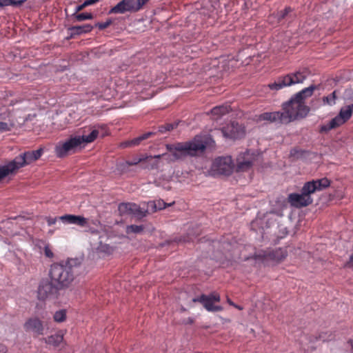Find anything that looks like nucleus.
<instances>
[{"mask_svg": "<svg viewBox=\"0 0 353 353\" xmlns=\"http://www.w3.org/2000/svg\"><path fill=\"white\" fill-rule=\"evenodd\" d=\"M165 127H166L165 128H166L167 131H170L174 128V125L173 124H167L165 125Z\"/></svg>", "mask_w": 353, "mask_h": 353, "instance_id": "obj_42", "label": "nucleus"}, {"mask_svg": "<svg viewBox=\"0 0 353 353\" xmlns=\"http://www.w3.org/2000/svg\"><path fill=\"white\" fill-rule=\"evenodd\" d=\"M244 155L248 157L249 152H246ZM252 165V161L249 157H241V155L237 159L236 170L239 172L246 171L249 170Z\"/></svg>", "mask_w": 353, "mask_h": 353, "instance_id": "obj_20", "label": "nucleus"}, {"mask_svg": "<svg viewBox=\"0 0 353 353\" xmlns=\"http://www.w3.org/2000/svg\"><path fill=\"white\" fill-rule=\"evenodd\" d=\"M93 27L90 24H85L83 26H75L69 28L71 37L74 35H79L84 33H88L92 31Z\"/></svg>", "mask_w": 353, "mask_h": 353, "instance_id": "obj_22", "label": "nucleus"}, {"mask_svg": "<svg viewBox=\"0 0 353 353\" xmlns=\"http://www.w3.org/2000/svg\"><path fill=\"white\" fill-rule=\"evenodd\" d=\"M74 18L77 21H82L88 19H92L93 18V15L91 13H80L75 14Z\"/></svg>", "mask_w": 353, "mask_h": 353, "instance_id": "obj_29", "label": "nucleus"}, {"mask_svg": "<svg viewBox=\"0 0 353 353\" xmlns=\"http://www.w3.org/2000/svg\"><path fill=\"white\" fill-rule=\"evenodd\" d=\"M347 266H348L350 268H353V255L351 256L350 261L347 263Z\"/></svg>", "mask_w": 353, "mask_h": 353, "instance_id": "obj_41", "label": "nucleus"}, {"mask_svg": "<svg viewBox=\"0 0 353 353\" xmlns=\"http://www.w3.org/2000/svg\"><path fill=\"white\" fill-rule=\"evenodd\" d=\"M234 169V164L230 157H219L214 159L211 168L212 175H230Z\"/></svg>", "mask_w": 353, "mask_h": 353, "instance_id": "obj_9", "label": "nucleus"}, {"mask_svg": "<svg viewBox=\"0 0 353 353\" xmlns=\"http://www.w3.org/2000/svg\"><path fill=\"white\" fill-rule=\"evenodd\" d=\"M63 339V335L61 332L57 333L54 335H51L47 338H46L45 342L49 345H52L54 346H58Z\"/></svg>", "mask_w": 353, "mask_h": 353, "instance_id": "obj_26", "label": "nucleus"}, {"mask_svg": "<svg viewBox=\"0 0 353 353\" xmlns=\"http://www.w3.org/2000/svg\"><path fill=\"white\" fill-rule=\"evenodd\" d=\"M167 205V203H165L161 199H158L155 201H150L148 202L147 207L145 209L147 213H152L155 212L157 210H161L164 209Z\"/></svg>", "mask_w": 353, "mask_h": 353, "instance_id": "obj_21", "label": "nucleus"}, {"mask_svg": "<svg viewBox=\"0 0 353 353\" xmlns=\"http://www.w3.org/2000/svg\"><path fill=\"white\" fill-rule=\"evenodd\" d=\"M304 184L301 194L292 193L289 194L288 201L290 204L296 208L305 207L311 204L313 201L311 197V192L305 190Z\"/></svg>", "mask_w": 353, "mask_h": 353, "instance_id": "obj_11", "label": "nucleus"}, {"mask_svg": "<svg viewBox=\"0 0 353 353\" xmlns=\"http://www.w3.org/2000/svg\"><path fill=\"white\" fill-rule=\"evenodd\" d=\"M290 12H292L290 8H286L284 10L279 12L277 14L278 22H281L282 19H285Z\"/></svg>", "mask_w": 353, "mask_h": 353, "instance_id": "obj_31", "label": "nucleus"}, {"mask_svg": "<svg viewBox=\"0 0 353 353\" xmlns=\"http://www.w3.org/2000/svg\"><path fill=\"white\" fill-rule=\"evenodd\" d=\"M308 75V70L307 69H303L279 78L276 81L270 84L269 87L272 90H278L293 84L303 83Z\"/></svg>", "mask_w": 353, "mask_h": 353, "instance_id": "obj_6", "label": "nucleus"}, {"mask_svg": "<svg viewBox=\"0 0 353 353\" xmlns=\"http://www.w3.org/2000/svg\"><path fill=\"white\" fill-rule=\"evenodd\" d=\"M214 141L209 135H196L192 141L167 145V150L171 154H163L162 157L168 161H174L186 156H196L204 152L208 145Z\"/></svg>", "mask_w": 353, "mask_h": 353, "instance_id": "obj_1", "label": "nucleus"}, {"mask_svg": "<svg viewBox=\"0 0 353 353\" xmlns=\"http://www.w3.org/2000/svg\"><path fill=\"white\" fill-rule=\"evenodd\" d=\"M53 319L55 322L62 323L66 319V310H59L53 315Z\"/></svg>", "mask_w": 353, "mask_h": 353, "instance_id": "obj_27", "label": "nucleus"}, {"mask_svg": "<svg viewBox=\"0 0 353 353\" xmlns=\"http://www.w3.org/2000/svg\"><path fill=\"white\" fill-rule=\"evenodd\" d=\"M14 124L13 123L0 122V132L10 131Z\"/></svg>", "mask_w": 353, "mask_h": 353, "instance_id": "obj_32", "label": "nucleus"}, {"mask_svg": "<svg viewBox=\"0 0 353 353\" xmlns=\"http://www.w3.org/2000/svg\"><path fill=\"white\" fill-rule=\"evenodd\" d=\"M221 133L225 138L236 139L242 137L244 135L245 132L241 125L233 122L223 128L221 130Z\"/></svg>", "mask_w": 353, "mask_h": 353, "instance_id": "obj_16", "label": "nucleus"}, {"mask_svg": "<svg viewBox=\"0 0 353 353\" xmlns=\"http://www.w3.org/2000/svg\"><path fill=\"white\" fill-rule=\"evenodd\" d=\"M44 254L48 258H52L54 256L53 252L52 251L50 245L46 244L44 247Z\"/></svg>", "mask_w": 353, "mask_h": 353, "instance_id": "obj_34", "label": "nucleus"}, {"mask_svg": "<svg viewBox=\"0 0 353 353\" xmlns=\"http://www.w3.org/2000/svg\"><path fill=\"white\" fill-rule=\"evenodd\" d=\"M352 113L353 104L343 107L337 116L333 118L327 124L321 126V131L327 132L341 125L352 117Z\"/></svg>", "mask_w": 353, "mask_h": 353, "instance_id": "obj_8", "label": "nucleus"}, {"mask_svg": "<svg viewBox=\"0 0 353 353\" xmlns=\"http://www.w3.org/2000/svg\"><path fill=\"white\" fill-rule=\"evenodd\" d=\"M10 5L9 0H0V6H6Z\"/></svg>", "mask_w": 353, "mask_h": 353, "instance_id": "obj_39", "label": "nucleus"}, {"mask_svg": "<svg viewBox=\"0 0 353 353\" xmlns=\"http://www.w3.org/2000/svg\"><path fill=\"white\" fill-rule=\"evenodd\" d=\"M294 151H295L294 150L291 151V154L293 155V156L295 155V154L294 153Z\"/></svg>", "mask_w": 353, "mask_h": 353, "instance_id": "obj_47", "label": "nucleus"}, {"mask_svg": "<svg viewBox=\"0 0 353 353\" xmlns=\"http://www.w3.org/2000/svg\"><path fill=\"white\" fill-rule=\"evenodd\" d=\"M50 276L57 288L68 287L74 279L72 268L67 265L59 263L51 265Z\"/></svg>", "mask_w": 353, "mask_h": 353, "instance_id": "obj_4", "label": "nucleus"}, {"mask_svg": "<svg viewBox=\"0 0 353 353\" xmlns=\"http://www.w3.org/2000/svg\"><path fill=\"white\" fill-rule=\"evenodd\" d=\"M86 6H87V4H85V1L83 2V3H82L81 5H79V6L76 7V8H75L76 12H78L81 11V10H83Z\"/></svg>", "mask_w": 353, "mask_h": 353, "instance_id": "obj_38", "label": "nucleus"}, {"mask_svg": "<svg viewBox=\"0 0 353 353\" xmlns=\"http://www.w3.org/2000/svg\"><path fill=\"white\" fill-rule=\"evenodd\" d=\"M166 128V127H165V125H162V126L159 127V132H166V131H167V130H166V128Z\"/></svg>", "mask_w": 353, "mask_h": 353, "instance_id": "obj_43", "label": "nucleus"}, {"mask_svg": "<svg viewBox=\"0 0 353 353\" xmlns=\"http://www.w3.org/2000/svg\"><path fill=\"white\" fill-rule=\"evenodd\" d=\"M153 133L152 132H147L145 133L135 139H133L130 141H125L121 143V147L126 148L129 146H134L139 145L142 141L149 138Z\"/></svg>", "mask_w": 353, "mask_h": 353, "instance_id": "obj_25", "label": "nucleus"}, {"mask_svg": "<svg viewBox=\"0 0 353 353\" xmlns=\"http://www.w3.org/2000/svg\"><path fill=\"white\" fill-rule=\"evenodd\" d=\"M305 190L310 192L311 194L316 191H321L330 185V181L327 178H322L320 179L312 180L305 183Z\"/></svg>", "mask_w": 353, "mask_h": 353, "instance_id": "obj_17", "label": "nucleus"}, {"mask_svg": "<svg viewBox=\"0 0 353 353\" xmlns=\"http://www.w3.org/2000/svg\"><path fill=\"white\" fill-rule=\"evenodd\" d=\"M118 210L121 214H130L138 218H142L146 216L145 209L133 203H121L119 205Z\"/></svg>", "mask_w": 353, "mask_h": 353, "instance_id": "obj_15", "label": "nucleus"}, {"mask_svg": "<svg viewBox=\"0 0 353 353\" xmlns=\"http://www.w3.org/2000/svg\"><path fill=\"white\" fill-rule=\"evenodd\" d=\"M154 166H157V164H154V165H152V168L154 167Z\"/></svg>", "mask_w": 353, "mask_h": 353, "instance_id": "obj_48", "label": "nucleus"}, {"mask_svg": "<svg viewBox=\"0 0 353 353\" xmlns=\"http://www.w3.org/2000/svg\"><path fill=\"white\" fill-rule=\"evenodd\" d=\"M143 230V228L141 225H128L126 228V232L127 234H131V233H141Z\"/></svg>", "mask_w": 353, "mask_h": 353, "instance_id": "obj_28", "label": "nucleus"}, {"mask_svg": "<svg viewBox=\"0 0 353 353\" xmlns=\"http://www.w3.org/2000/svg\"><path fill=\"white\" fill-rule=\"evenodd\" d=\"M0 353H6V348L4 347H1V350H0Z\"/></svg>", "mask_w": 353, "mask_h": 353, "instance_id": "obj_45", "label": "nucleus"}, {"mask_svg": "<svg viewBox=\"0 0 353 353\" xmlns=\"http://www.w3.org/2000/svg\"><path fill=\"white\" fill-rule=\"evenodd\" d=\"M99 249L100 251L101 252H107V253H110L112 252V248L109 246L108 245H101L99 247Z\"/></svg>", "mask_w": 353, "mask_h": 353, "instance_id": "obj_36", "label": "nucleus"}, {"mask_svg": "<svg viewBox=\"0 0 353 353\" xmlns=\"http://www.w3.org/2000/svg\"><path fill=\"white\" fill-rule=\"evenodd\" d=\"M315 86L311 85L298 92L294 98L285 103L283 107L281 123H288L299 117H305L309 108L304 103V99L312 96Z\"/></svg>", "mask_w": 353, "mask_h": 353, "instance_id": "obj_2", "label": "nucleus"}, {"mask_svg": "<svg viewBox=\"0 0 353 353\" xmlns=\"http://www.w3.org/2000/svg\"><path fill=\"white\" fill-rule=\"evenodd\" d=\"M54 283L48 280H43L38 288V297L39 299L44 300L52 295L54 291Z\"/></svg>", "mask_w": 353, "mask_h": 353, "instance_id": "obj_18", "label": "nucleus"}, {"mask_svg": "<svg viewBox=\"0 0 353 353\" xmlns=\"http://www.w3.org/2000/svg\"><path fill=\"white\" fill-rule=\"evenodd\" d=\"M8 175H11L6 165H0V180L6 177Z\"/></svg>", "mask_w": 353, "mask_h": 353, "instance_id": "obj_33", "label": "nucleus"}, {"mask_svg": "<svg viewBox=\"0 0 353 353\" xmlns=\"http://www.w3.org/2000/svg\"><path fill=\"white\" fill-rule=\"evenodd\" d=\"M99 134V130L91 127L85 128L82 134L72 136L65 141L57 143L54 148L55 155L59 158L65 157L74 152L77 148L84 147L93 142Z\"/></svg>", "mask_w": 353, "mask_h": 353, "instance_id": "obj_3", "label": "nucleus"}, {"mask_svg": "<svg viewBox=\"0 0 353 353\" xmlns=\"http://www.w3.org/2000/svg\"><path fill=\"white\" fill-rule=\"evenodd\" d=\"M230 110L229 105H222L214 107L212 110L211 113L214 119H218L221 116L228 113Z\"/></svg>", "mask_w": 353, "mask_h": 353, "instance_id": "obj_24", "label": "nucleus"}, {"mask_svg": "<svg viewBox=\"0 0 353 353\" xmlns=\"http://www.w3.org/2000/svg\"><path fill=\"white\" fill-rule=\"evenodd\" d=\"M99 0H86L85 1V4H87V6H90V5H92V4H94L95 3L98 2Z\"/></svg>", "mask_w": 353, "mask_h": 353, "instance_id": "obj_40", "label": "nucleus"}, {"mask_svg": "<svg viewBox=\"0 0 353 353\" xmlns=\"http://www.w3.org/2000/svg\"><path fill=\"white\" fill-rule=\"evenodd\" d=\"M234 307H235L236 308L239 309V310H242L243 308L236 304H234Z\"/></svg>", "mask_w": 353, "mask_h": 353, "instance_id": "obj_46", "label": "nucleus"}, {"mask_svg": "<svg viewBox=\"0 0 353 353\" xmlns=\"http://www.w3.org/2000/svg\"><path fill=\"white\" fill-rule=\"evenodd\" d=\"M42 153L43 150L41 148L37 150L27 151L16 157L6 165L10 174H15L20 168L39 159Z\"/></svg>", "mask_w": 353, "mask_h": 353, "instance_id": "obj_5", "label": "nucleus"}, {"mask_svg": "<svg viewBox=\"0 0 353 353\" xmlns=\"http://www.w3.org/2000/svg\"><path fill=\"white\" fill-rule=\"evenodd\" d=\"M23 329L26 332L32 334L34 336L44 334L45 325L38 316H31L23 323Z\"/></svg>", "mask_w": 353, "mask_h": 353, "instance_id": "obj_12", "label": "nucleus"}, {"mask_svg": "<svg viewBox=\"0 0 353 353\" xmlns=\"http://www.w3.org/2000/svg\"><path fill=\"white\" fill-rule=\"evenodd\" d=\"M161 157H162V154L161 155V154L155 155L154 157L149 156V157H146L145 158H143V157L134 158V159H132L131 161H128L123 163H121L119 165V167L121 170H123V169L128 168V166L137 165L139 163H141L143 161H146L148 162H151L153 159H160Z\"/></svg>", "mask_w": 353, "mask_h": 353, "instance_id": "obj_19", "label": "nucleus"}, {"mask_svg": "<svg viewBox=\"0 0 353 353\" xmlns=\"http://www.w3.org/2000/svg\"><path fill=\"white\" fill-rule=\"evenodd\" d=\"M9 1H10V5L20 6L22 4V3L24 2L25 0H9Z\"/></svg>", "mask_w": 353, "mask_h": 353, "instance_id": "obj_37", "label": "nucleus"}, {"mask_svg": "<svg viewBox=\"0 0 353 353\" xmlns=\"http://www.w3.org/2000/svg\"><path fill=\"white\" fill-rule=\"evenodd\" d=\"M220 300V295L218 293L213 292L209 295L202 294L199 297L194 298L192 301L202 303L208 312H219L223 310V307L220 305H215L214 303L219 302Z\"/></svg>", "mask_w": 353, "mask_h": 353, "instance_id": "obj_10", "label": "nucleus"}, {"mask_svg": "<svg viewBox=\"0 0 353 353\" xmlns=\"http://www.w3.org/2000/svg\"><path fill=\"white\" fill-rule=\"evenodd\" d=\"M57 219H59L65 223L75 224L80 226H85L88 224V221L85 217L72 214H66L58 218L49 216L46 218V221L48 225H52L56 223Z\"/></svg>", "mask_w": 353, "mask_h": 353, "instance_id": "obj_13", "label": "nucleus"}, {"mask_svg": "<svg viewBox=\"0 0 353 353\" xmlns=\"http://www.w3.org/2000/svg\"><path fill=\"white\" fill-rule=\"evenodd\" d=\"M148 0H121L109 10V14H124L139 11Z\"/></svg>", "mask_w": 353, "mask_h": 353, "instance_id": "obj_7", "label": "nucleus"}, {"mask_svg": "<svg viewBox=\"0 0 353 353\" xmlns=\"http://www.w3.org/2000/svg\"><path fill=\"white\" fill-rule=\"evenodd\" d=\"M228 303L232 306L234 305V303L229 299H228Z\"/></svg>", "mask_w": 353, "mask_h": 353, "instance_id": "obj_44", "label": "nucleus"}, {"mask_svg": "<svg viewBox=\"0 0 353 353\" xmlns=\"http://www.w3.org/2000/svg\"><path fill=\"white\" fill-rule=\"evenodd\" d=\"M112 23V20H108L105 22L98 23L96 26L99 27V29L103 30L108 28Z\"/></svg>", "mask_w": 353, "mask_h": 353, "instance_id": "obj_35", "label": "nucleus"}, {"mask_svg": "<svg viewBox=\"0 0 353 353\" xmlns=\"http://www.w3.org/2000/svg\"><path fill=\"white\" fill-rule=\"evenodd\" d=\"M285 256L286 252L281 248H279L273 250L264 251L263 253L258 254L256 256V258L261 259L263 261L266 263H278L284 259Z\"/></svg>", "mask_w": 353, "mask_h": 353, "instance_id": "obj_14", "label": "nucleus"}, {"mask_svg": "<svg viewBox=\"0 0 353 353\" xmlns=\"http://www.w3.org/2000/svg\"><path fill=\"white\" fill-rule=\"evenodd\" d=\"M282 114L281 112H265L260 115V119L271 122H279L281 123Z\"/></svg>", "mask_w": 353, "mask_h": 353, "instance_id": "obj_23", "label": "nucleus"}, {"mask_svg": "<svg viewBox=\"0 0 353 353\" xmlns=\"http://www.w3.org/2000/svg\"><path fill=\"white\" fill-rule=\"evenodd\" d=\"M335 99H336V92L334 91L331 94L327 97H324L323 100L325 103H327L328 105H334L335 104Z\"/></svg>", "mask_w": 353, "mask_h": 353, "instance_id": "obj_30", "label": "nucleus"}]
</instances>
